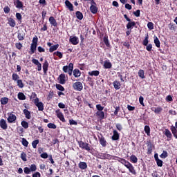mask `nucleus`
Listing matches in <instances>:
<instances>
[{"label":"nucleus","mask_w":177,"mask_h":177,"mask_svg":"<svg viewBox=\"0 0 177 177\" xmlns=\"http://www.w3.org/2000/svg\"><path fill=\"white\" fill-rule=\"evenodd\" d=\"M76 15V17L77 19H78V20H82V19H84V15H82V12H80V11H77L75 12Z\"/></svg>","instance_id":"33"},{"label":"nucleus","mask_w":177,"mask_h":177,"mask_svg":"<svg viewBox=\"0 0 177 177\" xmlns=\"http://www.w3.org/2000/svg\"><path fill=\"white\" fill-rule=\"evenodd\" d=\"M80 147L82 149H85V150H89V146H88L87 143H85L84 142H81L80 143Z\"/></svg>","instance_id":"26"},{"label":"nucleus","mask_w":177,"mask_h":177,"mask_svg":"<svg viewBox=\"0 0 177 177\" xmlns=\"http://www.w3.org/2000/svg\"><path fill=\"white\" fill-rule=\"evenodd\" d=\"M25 35L24 33L18 32L17 38L19 41H24V40Z\"/></svg>","instance_id":"41"},{"label":"nucleus","mask_w":177,"mask_h":177,"mask_svg":"<svg viewBox=\"0 0 177 177\" xmlns=\"http://www.w3.org/2000/svg\"><path fill=\"white\" fill-rule=\"evenodd\" d=\"M143 100H145V98H143L142 96H140L139 97L140 104H141V106H143V107H145V103L143 102Z\"/></svg>","instance_id":"62"},{"label":"nucleus","mask_w":177,"mask_h":177,"mask_svg":"<svg viewBox=\"0 0 177 177\" xmlns=\"http://www.w3.org/2000/svg\"><path fill=\"white\" fill-rule=\"evenodd\" d=\"M113 85L115 88V89H120V86H121V83H120V82L115 80V82H113Z\"/></svg>","instance_id":"32"},{"label":"nucleus","mask_w":177,"mask_h":177,"mask_svg":"<svg viewBox=\"0 0 177 177\" xmlns=\"http://www.w3.org/2000/svg\"><path fill=\"white\" fill-rule=\"evenodd\" d=\"M120 139V134L117 130H113V135L112 136V140H118Z\"/></svg>","instance_id":"18"},{"label":"nucleus","mask_w":177,"mask_h":177,"mask_svg":"<svg viewBox=\"0 0 177 177\" xmlns=\"http://www.w3.org/2000/svg\"><path fill=\"white\" fill-rule=\"evenodd\" d=\"M147 27L149 30H153L154 28V24H153V22H149L147 24Z\"/></svg>","instance_id":"60"},{"label":"nucleus","mask_w":177,"mask_h":177,"mask_svg":"<svg viewBox=\"0 0 177 177\" xmlns=\"http://www.w3.org/2000/svg\"><path fill=\"white\" fill-rule=\"evenodd\" d=\"M64 73H68L69 75H73V70H74V64L69 63L68 66H64L62 68Z\"/></svg>","instance_id":"1"},{"label":"nucleus","mask_w":177,"mask_h":177,"mask_svg":"<svg viewBox=\"0 0 177 177\" xmlns=\"http://www.w3.org/2000/svg\"><path fill=\"white\" fill-rule=\"evenodd\" d=\"M21 125L23 128H24V129H27L28 128V123L26 120H23L21 122Z\"/></svg>","instance_id":"42"},{"label":"nucleus","mask_w":177,"mask_h":177,"mask_svg":"<svg viewBox=\"0 0 177 177\" xmlns=\"http://www.w3.org/2000/svg\"><path fill=\"white\" fill-rule=\"evenodd\" d=\"M29 169L30 170V172H35V171H37V165H35V164H32Z\"/></svg>","instance_id":"49"},{"label":"nucleus","mask_w":177,"mask_h":177,"mask_svg":"<svg viewBox=\"0 0 177 177\" xmlns=\"http://www.w3.org/2000/svg\"><path fill=\"white\" fill-rule=\"evenodd\" d=\"M69 42H71L72 45H78V44H80V39L76 36H71L69 39Z\"/></svg>","instance_id":"7"},{"label":"nucleus","mask_w":177,"mask_h":177,"mask_svg":"<svg viewBox=\"0 0 177 177\" xmlns=\"http://www.w3.org/2000/svg\"><path fill=\"white\" fill-rule=\"evenodd\" d=\"M15 6H16L17 9H21V8H23V6H24L23 2L21 1H20V0H17L15 1Z\"/></svg>","instance_id":"22"},{"label":"nucleus","mask_w":177,"mask_h":177,"mask_svg":"<svg viewBox=\"0 0 177 177\" xmlns=\"http://www.w3.org/2000/svg\"><path fill=\"white\" fill-rule=\"evenodd\" d=\"M15 16H16V19L18 20V21H20V23H21V20L23 19L21 14L19 12H17Z\"/></svg>","instance_id":"48"},{"label":"nucleus","mask_w":177,"mask_h":177,"mask_svg":"<svg viewBox=\"0 0 177 177\" xmlns=\"http://www.w3.org/2000/svg\"><path fill=\"white\" fill-rule=\"evenodd\" d=\"M165 135L167 136V138H169V139H172V133H171L169 130L166 129L165 131Z\"/></svg>","instance_id":"36"},{"label":"nucleus","mask_w":177,"mask_h":177,"mask_svg":"<svg viewBox=\"0 0 177 177\" xmlns=\"http://www.w3.org/2000/svg\"><path fill=\"white\" fill-rule=\"evenodd\" d=\"M32 63H33V64H35V66H37L38 71H41L42 70V64H41V63L39 62V61H38V59L33 58L32 59Z\"/></svg>","instance_id":"8"},{"label":"nucleus","mask_w":177,"mask_h":177,"mask_svg":"<svg viewBox=\"0 0 177 177\" xmlns=\"http://www.w3.org/2000/svg\"><path fill=\"white\" fill-rule=\"evenodd\" d=\"M130 160L133 164H136V162H138V158L135 155H131L130 156Z\"/></svg>","instance_id":"38"},{"label":"nucleus","mask_w":177,"mask_h":177,"mask_svg":"<svg viewBox=\"0 0 177 177\" xmlns=\"http://www.w3.org/2000/svg\"><path fill=\"white\" fill-rule=\"evenodd\" d=\"M138 77H140V78H142V80H144V78H146V76H145V71L140 69L138 71Z\"/></svg>","instance_id":"35"},{"label":"nucleus","mask_w":177,"mask_h":177,"mask_svg":"<svg viewBox=\"0 0 177 177\" xmlns=\"http://www.w3.org/2000/svg\"><path fill=\"white\" fill-rule=\"evenodd\" d=\"M136 26V23L135 21H129V23L127 24V30H130L131 28H133Z\"/></svg>","instance_id":"20"},{"label":"nucleus","mask_w":177,"mask_h":177,"mask_svg":"<svg viewBox=\"0 0 177 177\" xmlns=\"http://www.w3.org/2000/svg\"><path fill=\"white\" fill-rule=\"evenodd\" d=\"M3 11H4V13H6V15H8V13L10 12V8H9V6H7L4 7Z\"/></svg>","instance_id":"59"},{"label":"nucleus","mask_w":177,"mask_h":177,"mask_svg":"<svg viewBox=\"0 0 177 177\" xmlns=\"http://www.w3.org/2000/svg\"><path fill=\"white\" fill-rule=\"evenodd\" d=\"M104 43L107 48H110V42L109 41V37L107 36L104 37Z\"/></svg>","instance_id":"39"},{"label":"nucleus","mask_w":177,"mask_h":177,"mask_svg":"<svg viewBox=\"0 0 177 177\" xmlns=\"http://www.w3.org/2000/svg\"><path fill=\"white\" fill-rule=\"evenodd\" d=\"M24 174H26V175H28L29 174H30L31 170H30V168L28 167H25L24 169Z\"/></svg>","instance_id":"63"},{"label":"nucleus","mask_w":177,"mask_h":177,"mask_svg":"<svg viewBox=\"0 0 177 177\" xmlns=\"http://www.w3.org/2000/svg\"><path fill=\"white\" fill-rule=\"evenodd\" d=\"M37 44H31L30 45V51H29V54L30 55H34V53H35V52L37 51Z\"/></svg>","instance_id":"14"},{"label":"nucleus","mask_w":177,"mask_h":177,"mask_svg":"<svg viewBox=\"0 0 177 177\" xmlns=\"http://www.w3.org/2000/svg\"><path fill=\"white\" fill-rule=\"evenodd\" d=\"M55 113H57V117L62 121V122H66V119L64 118V115H63V113L56 111Z\"/></svg>","instance_id":"11"},{"label":"nucleus","mask_w":177,"mask_h":177,"mask_svg":"<svg viewBox=\"0 0 177 177\" xmlns=\"http://www.w3.org/2000/svg\"><path fill=\"white\" fill-rule=\"evenodd\" d=\"M21 158L22 161H27V153H26V152L22 151L21 153Z\"/></svg>","instance_id":"40"},{"label":"nucleus","mask_w":177,"mask_h":177,"mask_svg":"<svg viewBox=\"0 0 177 177\" xmlns=\"http://www.w3.org/2000/svg\"><path fill=\"white\" fill-rule=\"evenodd\" d=\"M32 102L37 106L39 111H44V103L39 102V98L36 97V99L32 100Z\"/></svg>","instance_id":"2"},{"label":"nucleus","mask_w":177,"mask_h":177,"mask_svg":"<svg viewBox=\"0 0 177 177\" xmlns=\"http://www.w3.org/2000/svg\"><path fill=\"white\" fill-rule=\"evenodd\" d=\"M100 74V72L99 71H91L89 75H91V76H95V77H97V75H99Z\"/></svg>","instance_id":"53"},{"label":"nucleus","mask_w":177,"mask_h":177,"mask_svg":"<svg viewBox=\"0 0 177 177\" xmlns=\"http://www.w3.org/2000/svg\"><path fill=\"white\" fill-rule=\"evenodd\" d=\"M73 87L75 91H82V83L80 82H76L73 84Z\"/></svg>","instance_id":"6"},{"label":"nucleus","mask_w":177,"mask_h":177,"mask_svg":"<svg viewBox=\"0 0 177 177\" xmlns=\"http://www.w3.org/2000/svg\"><path fill=\"white\" fill-rule=\"evenodd\" d=\"M111 62L110 61H104V68H111L112 67Z\"/></svg>","instance_id":"27"},{"label":"nucleus","mask_w":177,"mask_h":177,"mask_svg":"<svg viewBox=\"0 0 177 177\" xmlns=\"http://www.w3.org/2000/svg\"><path fill=\"white\" fill-rule=\"evenodd\" d=\"M73 75L75 78H78V77H81V71H80V69L75 68L73 71Z\"/></svg>","instance_id":"23"},{"label":"nucleus","mask_w":177,"mask_h":177,"mask_svg":"<svg viewBox=\"0 0 177 177\" xmlns=\"http://www.w3.org/2000/svg\"><path fill=\"white\" fill-rule=\"evenodd\" d=\"M78 165L80 169H86V168H88V165L85 162H80Z\"/></svg>","instance_id":"25"},{"label":"nucleus","mask_w":177,"mask_h":177,"mask_svg":"<svg viewBox=\"0 0 177 177\" xmlns=\"http://www.w3.org/2000/svg\"><path fill=\"white\" fill-rule=\"evenodd\" d=\"M55 86L57 89H58V91H61V92H64V87H63V86H62L61 84H56Z\"/></svg>","instance_id":"58"},{"label":"nucleus","mask_w":177,"mask_h":177,"mask_svg":"<svg viewBox=\"0 0 177 177\" xmlns=\"http://www.w3.org/2000/svg\"><path fill=\"white\" fill-rule=\"evenodd\" d=\"M8 118H7L8 122L9 124H13L16 122V120H17V117H16V115L13 114V112H9L8 113Z\"/></svg>","instance_id":"3"},{"label":"nucleus","mask_w":177,"mask_h":177,"mask_svg":"<svg viewBox=\"0 0 177 177\" xmlns=\"http://www.w3.org/2000/svg\"><path fill=\"white\" fill-rule=\"evenodd\" d=\"M91 6L90 7V10L91 13H93V15H96V13H97V8L96 7V3H95L93 0H91Z\"/></svg>","instance_id":"5"},{"label":"nucleus","mask_w":177,"mask_h":177,"mask_svg":"<svg viewBox=\"0 0 177 177\" xmlns=\"http://www.w3.org/2000/svg\"><path fill=\"white\" fill-rule=\"evenodd\" d=\"M115 127H116V129H118V131H119L120 132L122 131V125H121V124L118 123L115 124Z\"/></svg>","instance_id":"61"},{"label":"nucleus","mask_w":177,"mask_h":177,"mask_svg":"<svg viewBox=\"0 0 177 177\" xmlns=\"http://www.w3.org/2000/svg\"><path fill=\"white\" fill-rule=\"evenodd\" d=\"M48 21L50 24L53 26V27H57V21H56L54 17H50L48 19Z\"/></svg>","instance_id":"13"},{"label":"nucleus","mask_w":177,"mask_h":177,"mask_svg":"<svg viewBox=\"0 0 177 177\" xmlns=\"http://www.w3.org/2000/svg\"><path fill=\"white\" fill-rule=\"evenodd\" d=\"M156 114H160V111H162V108L160 106H158L157 108H154V110H153Z\"/></svg>","instance_id":"50"},{"label":"nucleus","mask_w":177,"mask_h":177,"mask_svg":"<svg viewBox=\"0 0 177 177\" xmlns=\"http://www.w3.org/2000/svg\"><path fill=\"white\" fill-rule=\"evenodd\" d=\"M145 132L148 136H150V127L146 125L145 127Z\"/></svg>","instance_id":"52"},{"label":"nucleus","mask_w":177,"mask_h":177,"mask_svg":"<svg viewBox=\"0 0 177 177\" xmlns=\"http://www.w3.org/2000/svg\"><path fill=\"white\" fill-rule=\"evenodd\" d=\"M8 24H9L10 27H16V21L13 18L10 17L8 19Z\"/></svg>","instance_id":"15"},{"label":"nucleus","mask_w":177,"mask_h":177,"mask_svg":"<svg viewBox=\"0 0 177 177\" xmlns=\"http://www.w3.org/2000/svg\"><path fill=\"white\" fill-rule=\"evenodd\" d=\"M116 158H118V161L119 162H121V164H122L123 165H124V167L129 162L128 160L124 159V158H118L117 156H115Z\"/></svg>","instance_id":"21"},{"label":"nucleus","mask_w":177,"mask_h":177,"mask_svg":"<svg viewBox=\"0 0 177 177\" xmlns=\"http://www.w3.org/2000/svg\"><path fill=\"white\" fill-rule=\"evenodd\" d=\"M32 177H41V173H39V171H36L35 173H34L32 176Z\"/></svg>","instance_id":"64"},{"label":"nucleus","mask_w":177,"mask_h":177,"mask_svg":"<svg viewBox=\"0 0 177 177\" xmlns=\"http://www.w3.org/2000/svg\"><path fill=\"white\" fill-rule=\"evenodd\" d=\"M15 48L18 49L19 50H21V48H23V44L21 43L18 42L15 44Z\"/></svg>","instance_id":"57"},{"label":"nucleus","mask_w":177,"mask_h":177,"mask_svg":"<svg viewBox=\"0 0 177 177\" xmlns=\"http://www.w3.org/2000/svg\"><path fill=\"white\" fill-rule=\"evenodd\" d=\"M17 85L20 89L24 88V83H23V80H17Z\"/></svg>","instance_id":"30"},{"label":"nucleus","mask_w":177,"mask_h":177,"mask_svg":"<svg viewBox=\"0 0 177 177\" xmlns=\"http://www.w3.org/2000/svg\"><path fill=\"white\" fill-rule=\"evenodd\" d=\"M48 67H49V63L47 60H46L43 64V71L44 74H46L48 73Z\"/></svg>","instance_id":"17"},{"label":"nucleus","mask_w":177,"mask_h":177,"mask_svg":"<svg viewBox=\"0 0 177 177\" xmlns=\"http://www.w3.org/2000/svg\"><path fill=\"white\" fill-rule=\"evenodd\" d=\"M113 156L108 154V153H104L102 155V158H104V160H111L113 158Z\"/></svg>","instance_id":"34"},{"label":"nucleus","mask_w":177,"mask_h":177,"mask_svg":"<svg viewBox=\"0 0 177 177\" xmlns=\"http://www.w3.org/2000/svg\"><path fill=\"white\" fill-rule=\"evenodd\" d=\"M21 143L24 147H28V141L26 138H21Z\"/></svg>","instance_id":"44"},{"label":"nucleus","mask_w":177,"mask_h":177,"mask_svg":"<svg viewBox=\"0 0 177 177\" xmlns=\"http://www.w3.org/2000/svg\"><path fill=\"white\" fill-rule=\"evenodd\" d=\"M23 113L27 120H31V113L28 109H24Z\"/></svg>","instance_id":"16"},{"label":"nucleus","mask_w":177,"mask_h":177,"mask_svg":"<svg viewBox=\"0 0 177 177\" xmlns=\"http://www.w3.org/2000/svg\"><path fill=\"white\" fill-rule=\"evenodd\" d=\"M32 44L38 45V37L35 36L32 41Z\"/></svg>","instance_id":"56"},{"label":"nucleus","mask_w":177,"mask_h":177,"mask_svg":"<svg viewBox=\"0 0 177 177\" xmlns=\"http://www.w3.org/2000/svg\"><path fill=\"white\" fill-rule=\"evenodd\" d=\"M39 143V140H35L32 142V146L33 149L37 147V145Z\"/></svg>","instance_id":"54"},{"label":"nucleus","mask_w":177,"mask_h":177,"mask_svg":"<svg viewBox=\"0 0 177 177\" xmlns=\"http://www.w3.org/2000/svg\"><path fill=\"white\" fill-rule=\"evenodd\" d=\"M0 128L1 129H3L4 131H6L8 129V123H6V120L4 119L0 120Z\"/></svg>","instance_id":"10"},{"label":"nucleus","mask_w":177,"mask_h":177,"mask_svg":"<svg viewBox=\"0 0 177 177\" xmlns=\"http://www.w3.org/2000/svg\"><path fill=\"white\" fill-rule=\"evenodd\" d=\"M65 5H66V8H68V9H69L70 12H74V6L71 3V2H70V1L66 0Z\"/></svg>","instance_id":"12"},{"label":"nucleus","mask_w":177,"mask_h":177,"mask_svg":"<svg viewBox=\"0 0 177 177\" xmlns=\"http://www.w3.org/2000/svg\"><path fill=\"white\" fill-rule=\"evenodd\" d=\"M18 99L19 100H26V95H24V93L19 92L18 93Z\"/></svg>","instance_id":"37"},{"label":"nucleus","mask_w":177,"mask_h":177,"mask_svg":"<svg viewBox=\"0 0 177 177\" xmlns=\"http://www.w3.org/2000/svg\"><path fill=\"white\" fill-rule=\"evenodd\" d=\"M0 102L1 104L5 106V104H8V103H9V98H8L7 97H1L0 100Z\"/></svg>","instance_id":"19"},{"label":"nucleus","mask_w":177,"mask_h":177,"mask_svg":"<svg viewBox=\"0 0 177 177\" xmlns=\"http://www.w3.org/2000/svg\"><path fill=\"white\" fill-rule=\"evenodd\" d=\"M174 138H176V139H177V130H176V127H175L174 126H171L170 128Z\"/></svg>","instance_id":"31"},{"label":"nucleus","mask_w":177,"mask_h":177,"mask_svg":"<svg viewBox=\"0 0 177 177\" xmlns=\"http://www.w3.org/2000/svg\"><path fill=\"white\" fill-rule=\"evenodd\" d=\"M125 167L129 169V172H131L132 175H136V170H135V167L131 164V162H129Z\"/></svg>","instance_id":"4"},{"label":"nucleus","mask_w":177,"mask_h":177,"mask_svg":"<svg viewBox=\"0 0 177 177\" xmlns=\"http://www.w3.org/2000/svg\"><path fill=\"white\" fill-rule=\"evenodd\" d=\"M56 55L59 57V59H63V53L60 51H57L53 53V55Z\"/></svg>","instance_id":"46"},{"label":"nucleus","mask_w":177,"mask_h":177,"mask_svg":"<svg viewBox=\"0 0 177 177\" xmlns=\"http://www.w3.org/2000/svg\"><path fill=\"white\" fill-rule=\"evenodd\" d=\"M59 48V44H55L54 46H52L49 48V52L50 53L55 52V50H57V48Z\"/></svg>","instance_id":"29"},{"label":"nucleus","mask_w":177,"mask_h":177,"mask_svg":"<svg viewBox=\"0 0 177 177\" xmlns=\"http://www.w3.org/2000/svg\"><path fill=\"white\" fill-rule=\"evenodd\" d=\"M100 143L102 147H106L107 146V141H106V139H104V137H102L100 139Z\"/></svg>","instance_id":"24"},{"label":"nucleus","mask_w":177,"mask_h":177,"mask_svg":"<svg viewBox=\"0 0 177 177\" xmlns=\"http://www.w3.org/2000/svg\"><path fill=\"white\" fill-rule=\"evenodd\" d=\"M160 157V158H167V157H168V152L163 151Z\"/></svg>","instance_id":"55"},{"label":"nucleus","mask_w":177,"mask_h":177,"mask_svg":"<svg viewBox=\"0 0 177 177\" xmlns=\"http://www.w3.org/2000/svg\"><path fill=\"white\" fill-rule=\"evenodd\" d=\"M58 81L59 84L64 85V84H66V75L64 73L60 74L58 77Z\"/></svg>","instance_id":"9"},{"label":"nucleus","mask_w":177,"mask_h":177,"mask_svg":"<svg viewBox=\"0 0 177 177\" xmlns=\"http://www.w3.org/2000/svg\"><path fill=\"white\" fill-rule=\"evenodd\" d=\"M96 114L98 118H100V120H104V112L100 111H97Z\"/></svg>","instance_id":"28"},{"label":"nucleus","mask_w":177,"mask_h":177,"mask_svg":"<svg viewBox=\"0 0 177 177\" xmlns=\"http://www.w3.org/2000/svg\"><path fill=\"white\" fill-rule=\"evenodd\" d=\"M12 81L17 82L19 81V78H20V77L17 75V73H12Z\"/></svg>","instance_id":"43"},{"label":"nucleus","mask_w":177,"mask_h":177,"mask_svg":"<svg viewBox=\"0 0 177 177\" xmlns=\"http://www.w3.org/2000/svg\"><path fill=\"white\" fill-rule=\"evenodd\" d=\"M148 44H149V35H147V37L143 40L142 45H144L145 46H147Z\"/></svg>","instance_id":"51"},{"label":"nucleus","mask_w":177,"mask_h":177,"mask_svg":"<svg viewBox=\"0 0 177 177\" xmlns=\"http://www.w3.org/2000/svg\"><path fill=\"white\" fill-rule=\"evenodd\" d=\"M47 127L48 128H50V129H56V128H57V126H56L55 123H48Z\"/></svg>","instance_id":"47"},{"label":"nucleus","mask_w":177,"mask_h":177,"mask_svg":"<svg viewBox=\"0 0 177 177\" xmlns=\"http://www.w3.org/2000/svg\"><path fill=\"white\" fill-rule=\"evenodd\" d=\"M154 44L157 48H160V40L158 39V37H154Z\"/></svg>","instance_id":"45"}]
</instances>
